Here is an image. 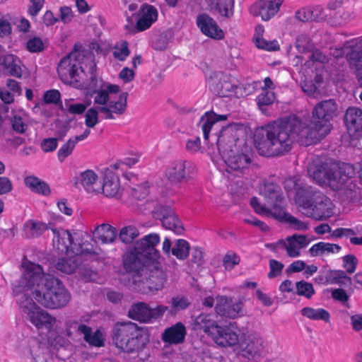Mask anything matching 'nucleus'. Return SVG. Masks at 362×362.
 Listing matches in <instances>:
<instances>
[{
  "label": "nucleus",
  "instance_id": "64",
  "mask_svg": "<svg viewBox=\"0 0 362 362\" xmlns=\"http://www.w3.org/2000/svg\"><path fill=\"white\" fill-rule=\"evenodd\" d=\"M57 139L47 138L45 139L41 142V148L45 153L52 152L57 148Z\"/></svg>",
  "mask_w": 362,
  "mask_h": 362
},
{
  "label": "nucleus",
  "instance_id": "1",
  "mask_svg": "<svg viewBox=\"0 0 362 362\" xmlns=\"http://www.w3.org/2000/svg\"><path fill=\"white\" fill-rule=\"evenodd\" d=\"M23 274L13 285L15 296H33L40 304L49 309L65 306L71 300V295L62 282L50 274H45L42 267L24 259Z\"/></svg>",
  "mask_w": 362,
  "mask_h": 362
},
{
  "label": "nucleus",
  "instance_id": "56",
  "mask_svg": "<svg viewBox=\"0 0 362 362\" xmlns=\"http://www.w3.org/2000/svg\"><path fill=\"white\" fill-rule=\"evenodd\" d=\"M343 267L349 274H353L357 267L358 259L354 255H346L342 257Z\"/></svg>",
  "mask_w": 362,
  "mask_h": 362
},
{
  "label": "nucleus",
  "instance_id": "54",
  "mask_svg": "<svg viewBox=\"0 0 362 362\" xmlns=\"http://www.w3.org/2000/svg\"><path fill=\"white\" fill-rule=\"evenodd\" d=\"M149 194L148 183L137 185L131 192V196L137 201H142Z\"/></svg>",
  "mask_w": 362,
  "mask_h": 362
},
{
  "label": "nucleus",
  "instance_id": "29",
  "mask_svg": "<svg viewBox=\"0 0 362 362\" xmlns=\"http://www.w3.org/2000/svg\"><path fill=\"white\" fill-rule=\"evenodd\" d=\"M187 334L186 327L182 322L167 327L162 333L163 341L168 344H180L184 342Z\"/></svg>",
  "mask_w": 362,
  "mask_h": 362
},
{
  "label": "nucleus",
  "instance_id": "19",
  "mask_svg": "<svg viewBox=\"0 0 362 362\" xmlns=\"http://www.w3.org/2000/svg\"><path fill=\"white\" fill-rule=\"evenodd\" d=\"M308 244L309 241L305 235L294 234L279 240L275 245L277 248L284 249L289 257L296 258L301 255L302 250Z\"/></svg>",
  "mask_w": 362,
  "mask_h": 362
},
{
  "label": "nucleus",
  "instance_id": "59",
  "mask_svg": "<svg viewBox=\"0 0 362 362\" xmlns=\"http://www.w3.org/2000/svg\"><path fill=\"white\" fill-rule=\"evenodd\" d=\"M255 44L258 48L267 51H276L280 49L279 45L276 40L267 41L262 38L259 40Z\"/></svg>",
  "mask_w": 362,
  "mask_h": 362
},
{
  "label": "nucleus",
  "instance_id": "24",
  "mask_svg": "<svg viewBox=\"0 0 362 362\" xmlns=\"http://www.w3.org/2000/svg\"><path fill=\"white\" fill-rule=\"evenodd\" d=\"M192 329L197 332H204L210 337H213L217 331L218 325L215 320L214 314L201 313L192 318Z\"/></svg>",
  "mask_w": 362,
  "mask_h": 362
},
{
  "label": "nucleus",
  "instance_id": "51",
  "mask_svg": "<svg viewBox=\"0 0 362 362\" xmlns=\"http://www.w3.org/2000/svg\"><path fill=\"white\" fill-rule=\"evenodd\" d=\"M296 48L299 52H310L313 51L314 45L308 35L300 34L296 37Z\"/></svg>",
  "mask_w": 362,
  "mask_h": 362
},
{
  "label": "nucleus",
  "instance_id": "36",
  "mask_svg": "<svg viewBox=\"0 0 362 362\" xmlns=\"http://www.w3.org/2000/svg\"><path fill=\"white\" fill-rule=\"evenodd\" d=\"M70 335V332L67 331L66 334H58L50 341L51 346L58 351L57 354L59 358L64 359L66 357H69L72 352V345L66 338Z\"/></svg>",
  "mask_w": 362,
  "mask_h": 362
},
{
  "label": "nucleus",
  "instance_id": "13",
  "mask_svg": "<svg viewBox=\"0 0 362 362\" xmlns=\"http://www.w3.org/2000/svg\"><path fill=\"white\" fill-rule=\"evenodd\" d=\"M254 211L264 216L273 218L281 223H287L294 230H305L308 224L289 213L283 205H251Z\"/></svg>",
  "mask_w": 362,
  "mask_h": 362
},
{
  "label": "nucleus",
  "instance_id": "15",
  "mask_svg": "<svg viewBox=\"0 0 362 362\" xmlns=\"http://www.w3.org/2000/svg\"><path fill=\"white\" fill-rule=\"evenodd\" d=\"M212 339L218 346L236 349L240 344V329L235 323L226 326L218 325Z\"/></svg>",
  "mask_w": 362,
  "mask_h": 362
},
{
  "label": "nucleus",
  "instance_id": "31",
  "mask_svg": "<svg viewBox=\"0 0 362 362\" xmlns=\"http://www.w3.org/2000/svg\"><path fill=\"white\" fill-rule=\"evenodd\" d=\"M327 205H298V211L304 216L315 220L327 219L334 214L333 208Z\"/></svg>",
  "mask_w": 362,
  "mask_h": 362
},
{
  "label": "nucleus",
  "instance_id": "42",
  "mask_svg": "<svg viewBox=\"0 0 362 362\" xmlns=\"http://www.w3.org/2000/svg\"><path fill=\"white\" fill-rule=\"evenodd\" d=\"M48 229L47 225L40 221L28 220L23 226V235L26 238H35Z\"/></svg>",
  "mask_w": 362,
  "mask_h": 362
},
{
  "label": "nucleus",
  "instance_id": "60",
  "mask_svg": "<svg viewBox=\"0 0 362 362\" xmlns=\"http://www.w3.org/2000/svg\"><path fill=\"white\" fill-rule=\"evenodd\" d=\"M294 18L300 22L307 23L312 21L310 8L303 7L295 12Z\"/></svg>",
  "mask_w": 362,
  "mask_h": 362
},
{
  "label": "nucleus",
  "instance_id": "48",
  "mask_svg": "<svg viewBox=\"0 0 362 362\" xmlns=\"http://www.w3.org/2000/svg\"><path fill=\"white\" fill-rule=\"evenodd\" d=\"M189 243L183 240H177L172 248V254L179 259H185L189 255Z\"/></svg>",
  "mask_w": 362,
  "mask_h": 362
},
{
  "label": "nucleus",
  "instance_id": "34",
  "mask_svg": "<svg viewBox=\"0 0 362 362\" xmlns=\"http://www.w3.org/2000/svg\"><path fill=\"white\" fill-rule=\"evenodd\" d=\"M227 116L224 115H217L213 111L206 112L202 115L198 123V127L203 132L205 140L209 139V134L213 126L218 121L226 120Z\"/></svg>",
  "mask_w": 362,
  "mask_h": 362
},
{
  "label": "nucleus",
  "instance_id": "28",
  "mask_svg": "<svg viewBox=\"0 0 362 362\" xmlns=\"http://www.w3.org/2000/svg\"><path fill=\"white\" fill-rule=\"evenodd\" d=\"M235 88V86L233 84L231 78L223 74L216 75L211 84L212 91L221 97L230 95L234 92Z\"/></svg>",
  "mask_w": 362,
  "mask_h": 362
},
{
  "label": "nucleus",
  "instance_id": "8",
  "mask_svg": "<svg viewBox=\"0 0 362 362\" xmlns=\"http://www.w3.org/2000/svg\"><path fill=\"white\" fill-rule=\"evenodd\" d=\"M148 341V334L134 322L117 323L113 328L112 342L124 352H138L145 347Z\"/></svg>",
  "mask_w": 362,
  "mask_h": 362
},
{
  "label": "nucleus",
  "instance_id": "23",
  "mask_svg": "<svg viewBox=\"0 0 362 362\" xmlns=\"http://www.w3.org/2000/svg\"><path fill=\"white\" fill-rule=\"evenodd\" d=\"M243 305L241 300H233L226 296H218L215 310L219 315L234 319L240 316Z\"/></svg>",
  "mask_w": 362,
  "mask_h": 362
},
{
  "label": "nucleus",
  "instance_id": "38",
  "mask_svg": "<svg viewBox=\"0 0 362 362\" xmlns=\"http://www.w3.org/2000/svg\"><path fill=\"white\" fill-rule=\"evenodd\" d=\"M93 235L103 243L110 244L115 240L117 230L110 224L103 223L95 228Z\"/></svg>",
  "mask_w": 362,
  "mask_h": 362
},
{
  "label": "nucleus",
  "instance_id": "37",
  "mask_svg": "<svg viewBox=\"0 0 362 362\" xmlns=\"http://www.w3.org/2000/svg\"><path fill=\"white\" fill-rule=\"evenodd\" d=\"M90 133V131L86 129L82 134L70 138L64 144H63L57 152V157L59 162H64V160L72 153L77 142L86 139Z\"/></svg>",
  "mask_w": 362,
  "mask_h": 362
},
{
  "label": "nucleus",
  "instance_id": "20",
  "mask_svg": "<svg viewBox=\"0 0 362 362\" xmlns=\"http://www.w3.org/2000/svg\"><path fill=\"white\" fill-rule=\"evenodd\" d=\"M122 192L119 175L113 173L111 169H105L100 193L106 197L119 199L122 195Z\"/></svg>",
  "mask_w": 362,
  "mask_h": 362
},
{
  "label": "nucleus",
  "instance_id": "47",
  "mask_svg": "<svg viewBox=\"0 0 362 362\" xmlns=\"http://www.w3.org/2000/svg\"><path fill=\"white\" fill-rule=\"evenodd\" d=\"M276 100L274 92L262 89V93L257 97V104L261 111L265 113V107L271 105Z\"/></svg>",
  "mask_w": 362,
  "mask_h": 362
},
{
  "label": "nucleus",
  "instance_id": "50",
  "mask_svg": "<svg viewBox=\"0 0 362 362\" xmlns=\"http://www.w3.org/2000/svg\"><path fill=\"white\" fill-rule=\"evenodd\" d=\"M139 235L138 229L133 226L123 227L119 233V240L124 243H130Z\"/></svg>",
  "mask_w": 362,
  "mask_h": 362
},
{
  "label": "nucleus",
  "instance_id": "9",
  "mask_svg": "<svg viewBox=\"0 0 362 362\" xmlns=\"http://www.w3.org/2000/svg\"><path fill=\"white\" fill-rule=\"evenodd\" d=\"M309 176L321 186H329L334 189H338L343 185L354 172L349 165L339 167L337 164L327 163L317 165L311 164L308 166Z\"/></svg>",
  "mask_w": 362,
  "mask_h": 362
},
{
  "label": "nucleus",
  "instance_id": "14",
  "mask_svg": "<svg viewBox=\"0 0 362 362\" xmlns=\"http://www.w3.org/2000/svg\"><path fill=\"white\" fill-rule=\"evenodd\" d=\"M168 310L166 305H159L151 308L146 303H138L132 306L129 316L141 322L151 323L161 318Z\"/></svg>",
  "mask_w": 362,
  "mask_h": 362
},
{
  "label": "nucleus",
  "instance_id": "33",
  "mask_svg": "<svg viewBox=\"0 0 362 362\" xmlns=\"http://www.w3.org/2000/svg\"><path fill=\"white\" fill-rule=\"evenodd\" d=\"M75 328L77 329L78 332L83 335L84 340L88 343L90 346L95 347H101L104 346L105 343V335L100 329H97L93 332L90 327L85 325H78L74 323Z\"/></svg>",
  "mask_w": 362,
  "mask_h": 362
},
{
  "label": "nucleus",
  "instance_id": "53",
  "mask_svg": "<svg viewBox=\"0 0 362 362\" xmlns=\"http://www.w3.org/2000/svg\"><path fill=\"white\" fill-rule=\"evenodd\" d=\"M240 262V257L233 252H228L223 258V265L226 270L230 271Z\"/></svg>",
  "mask_w": 362,
  "mask_h": 362
},
{
  "label": "nucleus",
  "instance_id": "52",
  "mask_svg": "<svg viewBox=\"0 0 362 362\" xmlns=\"http://www.w3.org/2000/svg\"><path fill=\"white\" fill-rule=\"evenodd\" d=\"M296 288L298 296H304L308 299L311 298L315 293L313 284L305 281L296 282Z\"/></svg>",
  "mask_w": 362,
  "mask_h": 362
},
{
  "label": "nucleus",
  "instance_id": "40",
  "mask_svg": "<svg viewBox=\"0 0 362 362\" xmlns=\"http://www.w3.org/2000/svg\"><path fill=\"white\" fill-rule=\"evenodd\" d=\"M341 249V246L337 244L319 242L314 244L309 249V252L312 257H317L338 253L340 252Z\"/></svg>",
  "mask_w": 362,
  "mask_h": 362
},
{
  "label": "nucleus",
  "instance_id": "41",
  "mask_svg": "<svg viewBox=\"0 0 362 362\" xmlns=\"http://www.w3.org/2000/svg\"><path fill=\"white\" fill-rule=\"evenodd\" d=\"M25 185L35 193L48 196L51 193L49 185L43 180L35 176H28L24 179Z\"/></svg>",
  "mask_w": 362,
  "mask_h": 362
},
{
  "label": "nucleus",
  "instance_id": "25",
  "mask_svg": "<svg viewBox=\"0 0 362 362\" xmlns=\"http://www.w3.org/2000/svg\"><path fill=\"white\" fill-rule=\"evenodd\" d=\"M196 23L197 27L206 36L215 40H221L224 37L223 31L209 15L206 13L198 15Z\"/></svg>",
  "mask_w": 362,
  "mask_h": 362
},
{
  "label": "nucleus",
  "instance_id": "62",
  "mask_svg": "<svg viewBox=\"0 0 362 362\" xmlns=\"http://www.w3.org/2000/svg\"><path fill=\"white\" fill-rule=\"evenodd\" d=\"M310 12L312 14V21H324L327 16L325 10L320 6L310 7Z\"/></svg>",
  "mask_w": 362,
  "mask_h": 362
},
{
  "label": "nucleus",
  "instance_id": "30",
  "mask_svg": "<svg viewBox=\"0 0 362 362\" xmlns=\"http://www.w3.org/2000/svg\"><path fill=\"white\" fill-rule=\"evenodd\" d=\"M238 348L241 350L242 355L248 360L257 362L265 356L264 346L260 339H250L245 346L240 344Z\"/></svg>",
  "mask_w": 362,
  "mask_h": 362
},
{
  "label": "nucleus",
  "instance_id": "35",
  "mask_svg": "<svg viewBox=\"0 0 362 362\" xmlns=\"http://www.w3.org/2000/svg\"><path fill=\"white\" fill-rule=\"evenodd\" d=\"M98 180V175L93 170H86L79 175L78 183L88 193L98 194L100 193V187H95Z\"/></svg>",
  "mask_w": 362,
  "mask_h": 362
},
{
  "label": "nucleus",
  "instance_id": "22",
  "mask_svg": "<svg viewBox=\"0 0 362 362\" xmlns=\"http://www.w3.org/2000/svg\"><path fill=\"white\" fill-rule=\"evenodd\" d=\"M344 121L351 137L357 139L362 136V110L356 107H348Z\"/></svg>",
  "mask_w": 362,
  "mask_h": 362
},
{
  "label": "nucleus",
  "instance_id": "58",
  "mask_svg": "<svg viewBox=\"0 0 362 362\" xmlns=\"http://www.w3.org/2000/svg\"><path fill=\"white\" fill-rule=\"evenodd\" d=\"M175 194L173 191L164 190L160 192L159 197L155 199H151V202H156L160 204L162 203H175L176 199H175Z\"/></svg>",
  "mask_w": 362,
  "mask_h": 362
},
{
  "label": "nucleus",
  "instance_id": "27",
  "mask_svg": "<svg viewBox=\"0 0 362 362\" xmlns=\"http://www.w3.org/2000/svg\"><path fill=\"white\" fill-rule=\"evenodd\" d=\"M23 63L21 60L12 54L0 56V69L6 74L21 78L23 76Z\"/></svg>",
  "mask_w": 362,
  "mask_h": 362
},
{
  "label": "nucleus",
  "instance_id": "39",
  "mask_svg": "<svg viewBox=\"0 0 362 362\" xmlns=\"http://www.w3.org/2000/svg\"><path fill=\"white\" fill-rule=\"evenodd\" d=\"M260 195L265 202L271 204H277L285 201L280 187L273 183H267L260 189Z\"/></svg>",
  "mask_w": 362,
  "mask_h": 362
},
{
  "label": "nucleus",
  "instance_id": "12",
  "mask_svg": "<svg viewBox=\"0 0 362 362\" xmlns=\"http://www.w3.org/2000/svg\"><path fill=\"white\" fill-rule=\"evenodd\" d=\"M284 184L288 198L296 204H327L329 202L322 193L304 185L298 176L286 179Z\"/></svg>",
  "mask_w": 362,
  "mask_h": 362
},
{
  "label": "nucleus",
  "instance_id": "49",
  "mask_svg": "<svg viewBox=\"0 0 362 362\" xmlns=\"http://www.w3.org/2000/svg\"><path fill=\"white\" fill-rule=\"evenodd\" d=\"M171 308H168L170 314H175L180 310H185L190 305L189 299L183 296L173 297L170 301Z\"/></svg>",
  "mask_w": 362,
  "mask_h": 362
},
{
  "label": "nucleus",
  "instance_id": "3",
  "mask_svg": "<svg viewBox=\"0 0 362 362\" xmlns=\"http://www.w3.org/2000/svg\"><path fill=\"white\" fill-rule=\"evenodd\" d=\"M54 233L53 247L59 254L66 257L60 258L56 264V269L65 274H71L77 269H81L78 262L83 260H99L105 254L95 245V241L86 233L71 235L64 229H52Z\"/></svg>",
  "mask_w": 362,
  "mask_h": 362
},
{
  "label": "nucleus",
  "instance_id": "2",
  "mask_svg": "<svg viewBox=\"0 0 362 362\" xmlns=\"http://www.w3.org/2000/svg\"><path fill=\"white\" fill-rule=\"evenodd\" d=\"M303 122L296 116L277 120L255 132V145L260 155L279 156L291 151L296 138L305 146L313 142L304 136Z\"/></svg>",
  "mask_w": 362,
  "mask_h": 362
},
{
  "label": "nucleus",
  "instance_id": "4",
  "mask_svg": "<svg viewBox=\"0 0 362 362\" xmlns=\"http://www.w3.org/2000/svg\"><path fill=\"white\" fill-rule=\"evenodd\" d=\"M160 242V237L156 233H151L136 241L132 248L128 250L123 255V267L127 273L138 274L146 266L153 267L159 276V285L162 286L165 277L161 271L160 252L156 246Z\"/></svg>",
  "mask_w": 362,
  "mask_h": 362
},
{
  "label": "nucleus",
  "instance_id": "11",
  "mask_svg": "<svg viewBox=\"0 0 362 362\" xmlns=\"http://www.w3.org/2000/svg\"><path fill=\"white\" fill-rule=\"evenodd\" d=\"M16 296L23 313L37 329H46L50 332L54 329L59 327V321L37 306L30 296H25L24 293Z\"/></svg>",
  "mask_w": 362,
  "mask_h": 362
},
{
  "label": "nucleus",
  "instance_id": "43",
  "mask_svg": "<svg viewBox=\"0 0 362 362\" xmlns=\"http://www.w3.org/2000/svg\"><path fill=\"white\" fill-rule=\"evenodd\" d=\"M300 314L311 320H322L325 322L330 321L329 313L322 308L305 307L300 310Z\"/></svg>",
  "mask_w": 362,
  "mask_h": 362
},
{
  "label": "nucleus",
  "instance_id": "5",
  "mask_svg": "<svg viewBox=\"0 0 362 362\" xmlns=\"http://www.w3.org/2000/svg\"><path fill=\"white\" fill-rule=\"evenodd\" d=\"M98 89H92L95 95L94 103L96 107L90 108L86 113L85 124L88 128L94 127L98 122V113L105 119H115L124 114L127 107L128 93L123 92L118 96L120 88L115 84L98 86Z\"/></svg>",
  "mask_w": 362,
  "mask_h": 362
},
{
  "label": "nucleus",
  "instance_id": "17",
  "mask_svg": "<svg viewBox=\"0 0 362 362\" xmlns=\"http://www.w3.org/2000/svg\"><path fill=\"white\" fill-rule=\"evenodd\" d=\"M196 166L189 160H176L166 170V177L169 181L180 183L189 180L195 173Z\"/></svg>",
  "mask_w": 362,
  "mask_h": 362
},
{
  "label": "nucleus",
  "instance_id": "32",
  "mask_svg": "<svg viewBox=\"0 0 362 362\" xmlns=\"http://www.w3.org/2000/svg\"><path fill=\"white\" fill-rule=\"evenodd\" d=\"M233 131L230 129L223 130L216 138V144L219 152L223 154L224 157L231 154L234 151V148L236 146V141L238 139L233 134Z\"/></svg>",
  "mask_w": 362,
  "mask_h": 362
},
{
  "label": "nucleus",
  "instance_id": "57",
  "mask_svg": "<svg viewBox=\"0 0 362 362\" xmlns=\"http://www.w3.org/2000/svg\"><path fill=\"white\" fill-rule=\"evenodd\" d=\"M27 49L30 52H40L44 49V44L40 37H35L27 42Z\"/></svg>",
  "mask_w": 362,
  "mask_h": 362
},
{
  "label": "nucleus",
  "instance_id": "61",
  "mask_svg": "<svg viewBox=\"0 0 362 362\" xmlns=\"http://www.w3.org/2000/svg\"><path fill=\"white\" fill-rule=\"evenodd\" d=\"M87 105L83 103H71L70 102L65 103L66 110L72 115H81L84 112Z\"/></svg>",
  "mask_w": 362,
  "mask_h": 362
},
{
  "label": "nucleus",
  "instance_id": "46",
  "mask_svg": "<svg viewBox=\"0 0 362 362\" xmlns=\"http://www.w3.org/2000/svg\"><path fill=\"white\" fill-rule=\"evenodd\" d=\"M28 344L30 354L35 362H43V358H43L42 355L46 350L45 344L36 338H31L28 341Z\"/></svg>",
  "mask_w": 362,
  "mask_h": 362
},
{
  "label": "nucleus",
  "instance_id": "16",
  "mask_svg": "<svg viewBox=\"0 0 362 362\" xmlns=\"http://www.w3.org/2000/svg\"><path fill=\"white\" fill-rule=\"evenodd\" d=\"M153 217L161 221L163 227L173 231L177 235H182L185 228L170 205H156L153 211Z\"/></svg>",
  "mask_w": 362,
  "mask_h": 362
},
{
  "label": "nucleus",
  "instance_id": "63",
  "mask_svg": "<svg viewBox=\"0 0 362 362\" xmlns=\"http://www.w3.org/2000/svg\"><path fill=\"white\" fill-rule=\"evenodd\" d=\"M284 265L275 259H271L269 261V269L270 271L268 274V277L270 279L274 278L281 274Z\"/></svg>",
  "mask_w": 362,
  "mask_h": 362
},
{
  "label": "nucleus",
  "instance_id": "26",
  "mask_svg": "<svg viewBox=\"0 0 362 362\" xmlns=\"http://www.w3.org/2000/svg\"><path fill=\"white\" fill-rule=\"evenodd\" d=\"M158 10L153 6L144 4L137 13L135 29L138 32L148 29L158 19Z\"/></svg>",
  "mask_w": 362,
  "mask_h": 362
},
{
  "label": "nucleus",
  "instance_id": "7",
  "mask_svg": "<svg viewBox=\"0 0 362 362\" xmlns=\"http://www.w3.org/2000/svg\"><path fill=\"white\" fill-rule=\"evenodd\" d=\"M338 115V105L335 100L328 99L317 103L312 111V119L302 120L304 136L313 144L318 143L331 132V121Z\"/></svg>",
  "mask_w": 362,
  "mask_h": 362
},
{
  "label": "nucleus",
  "instance_id": "44",
  "mask_svg": "<svg viewBox=\"0 0 362 362\" xmlns=\"http://www.w3.org/2000/svg\"><path fill=\"white\" fill-rule=\"evenodd\" d=\"M211 5H214L218 13L227 18L233 15L234 0H209Z\"/></svg>",
  "mask_w": 362,
  "mask_h": 362
},
{
  "label": "nucleus",
  "instance_id": "55",
  "mask_svg": "<svg viewBox=\"0 0 362 362\" xmlns=\"http://www.w3.org/2000/svg\"><path fill=\"white\" fill-rule=\"evenodd\" d=\"M129 54L128 43L126 41L117 45L114 48L113 56L119 61H124Z\"/></svg>",
  "mask_w": 362,
  "mask_h": 362
},
{
  "label": "nucleus",
  "instance_id": "10",
  "mask_svg": "<svg viewBox=\"0 0 362 362\" xmlns=\"http://www.w3.org/2000/svg\"><path fill=\"white\" fill-rule=\"evenodd\" d=\"M329 54L336 59L344 57L349 70L362 87V36L346 41L341 47H330Z\"/></svg>",
  "mask_w": 362,
  "mask_h": 362
},
{
  "label": "nucleus",
  "instance_id": "21",
  "mask_svg": "<svg viewBox=\"0 0 362 362\" xmlns=\"http://www.w3.org/2000/svg\"><path fill=\"white\" fill-rule=\"evenodd\" d=\"M283 0H260L254 4L250 8L254 16H260L263 21H269L279 11Z\"/></svg>",
  "mask_w": 362,
  "mask_h": 362
},
{
  "label": "nucleus",
  "instance_id": "6",
  "mask_svg": "<svg viewBox=\"0 0 362 362\" xmlns=\"http://www.w3.org/2000/svg\"><path fill=\"white\" fill-rule=\"evenodd\" d=\"M57 72L64 83L81 86L88 89L98 87L95 73V64L91 55L85 57L80 52H72L61 59Z\"/></svg>",
  "mask_w": 362,
  "mask_h": 362
},
{
  "label": "nucleus",
  "instance_id": "45",
  "mask_svg": "<svg viewBox=\"0 0 362 362\" xmlns=\"http://www.w3.org/2000/svg\"><path fill=\"white\" fill-rule=\"evenodd\" d=\"M327 281L328 284H337L339 286L346 285L351 282V278L342 270H329L327 272Z\"/></svg>",
  "mask_w": 362,
  "mask_h": 362
},
{
  "label": "nucleus",
  "instance_id": "18",
  "mask_svg": "<svg viewBox=\"0 0 362 362\" xmlns=\"http://www.w3.org/2000/svg\"><path fill=\"white\" fill-rule=\"evenodd\" d=\"M226 163L228 172H234L239 175H245L255 165L250 153L238 152L232 153L226 157Z\"/></svg>",
  "mask_w": 362,
  "mask_h": 362
}]
</instances>
